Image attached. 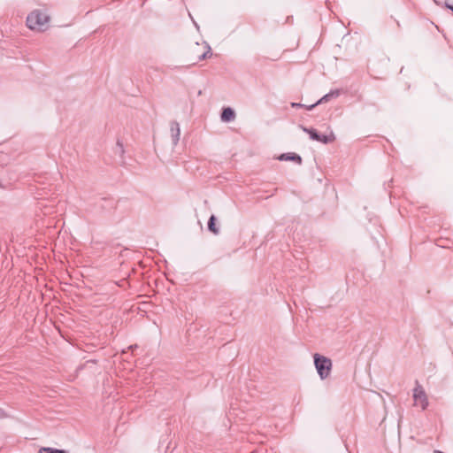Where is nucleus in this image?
<instances>
[{
	"label": "nucleus",
	"instance_id": "obj_1",
	"mask_svg": "<svg viewBox=\"0 0 453 453\" xmlns=\"http://www.w3.org/2000/svg\"><path fill=\"white\" fill-rule=\"evenodd\" d=\"M50 15L42 11L35 10L30 12V30L43 32L48 29Z\"/></svg>",
	"mask_w": 453,
	"mask_h": 453
},
{
	"label": "nucleus",
	"instance_id": "obj_2",
	"mask_svg": "<svg viewBox=\"0 0 453 453\" xmlns=\"http://www.w3.org/2000/svg\"><path fill=\"white\" fill-rule=\"evenodd\" d=\"M313 361L320 380L327 379L333 367L332 360L329 357L315 353L313 355Z\"/></svg>",
	"mask_w": 453,
	"mask_h": 453
},
{
	"label": "nucleus",
	"instance_id": "obj_3",
	"mask_svg": "<svg viewBox=\"0 0 453 453\" xmlns=\"http://www.w3.org/2000/svg\"><path fill=\"white\" fill-rule=\"evenodd\" d=\"M301 129L309 134L310 138L313 141L319 142L323 144H328L334 141L335 137L333 133L329 135L319 134L315 128L306 127L303 126H300Z\"/></svg>",
	"mask_w": 453,
	"mask_h": 453
},
{
	"label": "nucleus",
	"instance_id": "obj_4",
	"mask_svg": "<svg viewBox=\"0 0 453 453\" xmlns=\"http://www.w3.org/2000/svg\"><path fill=\"white\" fill-rule=\"evenodd\" d=\"M414 403L420 406L422 410H426L428 406V400L426 394L423 388L417 382V386L413 389Z\"/></svg>",
	"mask_w": 453,
	"mask_h": 453
},
{
	"label": "nucleus",
	"instance_id": "obj_5",
	"mask_svg": "<svg viewBox=\"0 0 453 453\" xmlns=\"http://www.w3.org/2000/svg\"><path fill=\"white\" fill-rule=\"evenodd\" d=\"M170 131H171L173 143L175 146V145H177V143L180 140V125L177 121H172L170 123Z\"/></svg>",
	"mask_w": 453,
	"mask_h": 453
},
{
	"label": "nucleus",
	"instance_id": "obj_6",
	"mask_svg": "<svg viewBox=\"0 0 453 453\" xmlns=\"http://www.w3.org/2000/svg\"><path fill=\"white\" fill-rule=\"evenodd\" d=\"M220 118L223 122H231L235 118V112L231 107H224Z\"/></svg>",
	"mask_w": 453,
	"mask_h": 453
},
{
	"label": "nucleus",
	"instance_id": "obj_7",
	"mask_svg": "<svg viewBox=\"0 0 453 453\" xmlns=\"http://www.w3.org/2000/svg\"><path fill=\"white\" fill-rule=\"evenodd\" d=\"M279 160L280 161H295L298 164L302 163V157L296 153H283L280 155Z\"/></svg>",
	"mask_w": 453,
	"mask_h": 453
},
{
	"label": "nucleus",
	"instance_id": "obj_8",
	"mask_svg": "<svg viewBox=\"0 0 453 453\" xmlns=\"http://www.w3.org/2000/svg\"><path fill=\"white\" fill-rule=\"evenodd\" d=\"M216 221H217V218L215 215L212 214L209 218V220L207 223L208 230L210 232L213 233L214 234H218L219 233V227L216 226Z\"/></svg>",
	"mask_w": 453,
	"mask_h": 453
},
{
	"label": "nucleus",
	"instance_id": "obj_9",
	"mask_svg": "<svg viewBox=\"0 0 453 453\" xmlns=\"http://www.w3.org/2000/svg\"><path fill=\"white\" fill-rule=\"evenodd\" d=\"M124 153V146L122 142L119 140H118L114 148V154L115 156H119L121 158V164H125V160L123 159Z\"/></svg>",
	"mask_w": 453,
	"mask_h": 453
},
{
	"label": "nucleus",
	"instance_id": "obj_10",
	"mask_svg": "<svg viewBox=\"0 0 453 453\" xmlns=\"http://www.w3.org/2000/svg\"><path fill=\"white\" fill-rule=\"evenodd\" d=\"M38 453H68V451L54 448H42Z\"/></svg>",
	"mask_w": 453,
	"mask_h": 453
},
{
	"label": "nucleus",
	"instance_id": "obj_11",
	"mask_svg": "<svg viewBox=\"0 0 453 453\" xmlns=\"http://www.w3.org/2000/svg\"><path fill=\"white\" fill-rule=\"evenodd\" d=\"M205 48L206 50L201 56L198 57L199 61L204 60L212 55L211 46L208 43H205Z\"/></svg>",
	"mask_w": 453,
	"mask_h": 453
},
{
	"label": "nucleus",
	"instance_id": "obj_12",
	"mask_svg": "<svg viewBox=\"0 0 453 453\" xmlns=\"http://www.w3.org/2000/svg\"><path fill=\"white\" fill-rule=\"evenodd\" d=\"M341 92H342L341 89H334L328 93H329V96L331 98H336L341 95Z\"/></svg>",
	"mask_w": 453,
	"mask_h": 453
},
{
	"label": "nucleus",
	"instance_id": "obj_13",
	"mask_svg": "<svg viewBox=\"0 0 453 453\" xmlns=\"http://www.w3.org/2000/svg\"><path fill=\"white\" fill-rule=\"evenodd\" d=\"M331 99L330 96H329V93L326 94L325 96H323L319 100H318V104H323V103H326L327 101H329Z\"/></svg>",
	"mask_w": 453,
	"mask_h": 453
},
{
	"label": "nucleus",
	"instance_id": "obj_14",
	"mask_svg": "<svg viewBox=\"0 0 453 453\" xmlns=\"http://www.w3.org/2000/svg\"><path fill=\"white\" fill-rule=\"evenodd\" d=\"M32 186H33V185H32V182L30 181V189H29L30 196H31V195H33L35 199H41V198H42V197L40 196H41V194H39L38 196L34 195Z\"/></svg>",
	"mask_w": 453,
	"mask_h": 453
},
{
	"label": "nucleus",
	"instance_id": "obj_15",
	"mask_svg": "<svg viewBox=\"0 0 453 453\" xmlns=\"http://www.w3.org/2000/svg\"><path fill=\"white\" fill-rule=\"evenodd\" d=\"M319 105L318 102H316L315 104H311V105H305L303 107H305L307 110L309 111H311L315 106Z\"/></svg>",
	"mask_w": 453,
	"mask_h": 453
},
{
	"label": "nucleus",
	"instance_id": "obj_16",
	"mask_svg": "<svg viewBox=\"0 0 453 453\" xmlns=\"http://www.w3.org/2000/svg\"><path fill=\"white\" fill-rule=\"evenodd\" d=\"M291 106H292L293 108H299V107H303V106H304V104H300V103H291Z\"/></svg>",
	"mask_w": 453,
	"mask_h": 453
},
{
	"label": "nucleus",
	"instance_id": "obj_17",
	"mask_svg": "<svg viewBox=\"0 0 453 453\" xmlns=\"http://www.w3.org/2000/svg\"><path fill=\"white\" fill-rule=\"evenodd\" d=\"M5 417L4 412L0 409V418H3Z\"/></svg>",
	"mask_w": 453,
	"mask_h": 453
},
{
	"label": "nucleus",
	"instance_id": "obj_18",
	"mask_svg": "<svg viewBox=\"0 0 453 453\" xmlns=\"http://www.w3.org/2000/svg\"><path fill=\"white\" fill-rule=\"evenodd\" d=\"M25 23H26V25H28V16L26 18Z\"/></svg>",
	"mask_w": 453,
	"mask_h": 453
},
{
	"label": "nucleus",
	"instance_id": "obj_19",
	"mask_svg": "<svg viewBox=\"0 0 453 453\" xmlns=\"http://www.w3.org/2000/svg\"><path fill=\"white\" fill-rule=\"evenodd\" d=\"M434 453H444V452H442L441 450H434Z\"/></svg>",
	"mask_w": 453,
	"mask_h": 453
}]
</instances>
